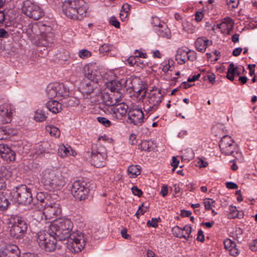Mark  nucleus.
Listing matches in <instances>:
<instances>
[{
    "label": "nucleus",
    "mask_w": 257,
    "mask_h": 257,
    "mask_svg": "<svg viewBox=\"0 0 257 257\" xmlns=\"http://www.w3.org/2000/svg\"><path fill=\"white\" fill-rule=\"evenodd\" d=\"M63 14L68 18L82 20L87 12L86 4L83 0L65 1L62 6Z\"/></svg>",
    "instance_id": "nucleus-1"
},
{
    "label": "nucleus",
    "mask_w": 257,
    "mask_h": 257,
    "mask_svg": "<svg viewBox=\"0 0 257 257\" xmlns=\"http://www.w3.org/2000/svg\"><path fill=\"white\" fill-rule=\"evenodd\" d=\"M41 181L47 189L60 190L65 184L61 173L56 169L47 168L41 173Z\"/></svg>",
    "instance_id": "nucleus-2"
},
{
    "label": "nucleus",
    "mask_w": 257,
    "mask_h": 257,
    "mask_svg": "<svg viewBox=\"0 0 257 257\" xmlns=\"http://www.w3.org/2000/svg\"><path fill=\"white\" fill-rule=\"evenodd\" d=\"M165 92L158 88H153L148 93L147 100L144 103V111L152 114L158 108L164 99Z\"/></svg>",
    "instance_id": "nucleus-3"
},
{
    "label": "nucleus",
    "mask_w": 257,
    "mask_h": 257,
    "mask_svg": "<svg viewBox=\"0 0 257 257\" xmlns=\"http://www.w3.org/2000/svg\"><path fill=\"white\" fill-rule=\"evenodd\" d=\"M56 236L51 232H40L38 234L37 242L43 249L48 252H52L55 250L57 247Z\"/></svg>",
    "instance_id": "nucleus-4"
},
{
    "label": "nucleus",
    "mask_w": 257,
    "mask_h": 257,
    "mask_svg": "<svg viewBox=\"0 0 257 257\" xmlns=\"http://www.w3.org/2000/svg\"><path fill=\"white\" fill-rule=\"evenodd\" d=\"M85 242L84 233L80 231L72 232L71 238L68 240L67 248L72 253H78L84 248Z\"/></svg>",
    "instance_id": "nucleus-5"
},
{
    "label": "nucleus",
    "mask_w": 257,
    "mask_h": 257,
    "mask_svg": "<svg viewBox=\"0 0 257 257\" xmlns=\"http://www.w3.org/2000/svg\"><path fill=\"white\" fill-rule=\"evenodd\" d=\"M91 157L92 164L95 167L104 166L107 157L105 148L99 144L92 145Z\"/></svg>",
    "instance_id": "nucleus-6"
},
{
    "label": "nucleus",
    "mask_w": 257,
    "mask_h": 257,
    "mask_svg": "<svg viewBox=\"0 0 257 257\" xmlns=\"http://www.w3.org/2000/svg\"><path fill=\"white\" fill-rule=\"evenodd\" d=\"M14 200L19 204L28 205L33 202L31 190L25 185L16 188L13 192Z\"/></svg>",
    "instance_id": "nucleus-7"
},
{
    "label": "nucleus",
    "mask_w": 257,
    "mask_h": 257,
    "mask_svg": "<svg viewBox=\"0 0 257 257\" xmlns=\"http://www.w3.org/2000/svg\"><path fill=\"white\" fill-rule=\"evenodd\" d=\"M22 11L25 15L35 20L40 19L44 15L43 10L39 6L29 0L24 2Z\"/></svg>",
    "instance_id": "nucleus-8"
},
{
    "label": "nucleus",
    "mask_w": 257,
    "mask_h": 257,
    "mask_svg": "<svg viewBox=\"0 0 257 257\" xmlns=\"http://www.w3.org/2000/svg\"><path fill=\"white\" fill-rule=\"evenodd\" d=\"M89 192L87 184L79 180L75 181L71 188V193L74 197L79 201L84 200L87 197Z\"/></svg>",
    "instance_id": "nucleus-9"
},
{
    "label": "nucleus",
    "mask_w": 257,
    "mask_h": 257,
    "mask_svg": "<svg viewBox=\"0 0 257 257\" xmlns=\"http://www.w3.org/2000/svg\"><path fill=\"white\" fill-rule=\"evenodd\" d=\"M33 31H35L37 35H40L41 38L45 41L47 44L53 42L54 34L52 32V29L50 26L45 25H34L32 26Z\"/></svg>",
    "instance_id": "nucleus-10"
},
{
    "label": "nucleus",
    "mask_w": 257,
    "mask_h": 257,
    "mask_svg": "<svg viewBox=\"0 0 257 257\" xmlns=\"http://www.w3.org/2000/svg\"><path fill=\"white\" fill-rule=\"evenodd\" d=\"M144 114L141 109L130 110L128 112L127 123L137 126L141 125L144 122Z\"/></svg>",
    "instance_id": "nucleus-11"
},
{
    "label": "nucleus",
    "mask_w": 257,
    "mask_h": 257,
    "mask_svg": "<svg viewBox=\"0 0 257 257\" xmlns=\"http://www.w3.org/2000/svg\"><path fill=\"white\" fill-rule=\"evenodd\" d=\"M50 229V232L55 235L58 240H65L66 239L68 240L71 238L72 233L68 231L67 230L63 229L54 222L51 224Z\"/></svg>",
    "instance_id": "nucleus-12"
},
{
    "label": "nucleus",
    "mask_w": 257,
    "mask_h": 257,
    "mask_svg": "<svg viewBox=\"0 0 257 257\" xmlns=\"http://www.w3.org/2000/svg\"><path fill=\"white\" fill-rule=\"evenodd\" d=\"M12 106L5 103L0 105V124H6L11 122L12 119Z\"/></svg>",
    "instance_id": "nucleus-13"
},
{
    "label": "nucleus",
    "mask_w": 257,
    "mask_h": 257,
    "mask_svg": "<svg viewBox=\"0 0 257 257\" xmlns=\"http://www.w3.org/2000/svg\"><path fill=\"white\" fill-rule=\"evenodd\" d=\"M20 250L16 245H8L1 251V257H20Z\"/></svg>",
    "instance_id": "nucleus-14"
},
{
    "label": "nucleus",
    "mask_w": 257,
    "mask_h": 257,
    "mask_svg": "<svg viewBox=\"0 0 257 257\" xmlns=\"http://www.w3.org/2000/svg\"><path fill=\"white\" fill-rule=\"evenodd\" d=\"M128 105L124 103H116L111 108L113 114L117 119H121L127 112Z\"/></svg>",
    "instance_id": "nucleus-15"
},
{
    "label": "nucleus",
    "mask_w": 257,
    "mask_h": 257,
    "mask_svg": "<svg viewBox=\"0 0 257 257\" xmlns=\"http://www.w3.org/2000/svg\"><path fill=\"white\" fill-rule=\"evenodd\" d=\"M96 83H92L90 80L84 79L80 83L78 89L82 94L87 96L93 92Z\"/></svg>",
    "instance_id": "nucleus-16"
},
{
    "label": "nucleus",
    "mask_w": 257,
    "mask_h": 257,
    "mask_svg": "<svg viewBox=\"0 0 257 257\" xmlns=\"http://www.w3.org/2000/svg\"><path fill=\"white\" fill-rule=\"evenodd\" d=\"M27 231V230L13 224L10 230V235L14 239H21L25 236Z\"/></svg>",
    "instance_id": "nucleus-17"
},
{
    "label": "nucleus",
    "mask_w": 257,
    "mask_h": 257,
    "mask_svg": "<svg viewBox=\"0 0 257 257\" xmlns=\"http://www.w3.org/2000/svg\"><path fill=\"white\" fill-rule=\"evenodd\" d=\"M101 98L103 104L106 106H113L120 101L119 98L115 97L114 94H109L108 92L101 93Z\"/></svg>",
    "instance_id": "nucleus-18"
},
{
    "label": "nucleus",
    "mask_w": 257,
    "mask_h": 257,
    "mask_svg": "<svg viewBox=\"0 0 257 257\" xmlns=\"http://www.w3.org/2000/svg\"><path fill=\"white\" fill-rule=\"evenodd\" d=\"M86 68L84 69V76L85 77V80H90L92 83H96L98 80L101 78V75L100 72L97 70L93 71V70H90L89 68H87V72L86 70Z\"/></svg>",
    "instance_id": "nucleus-19"
},
{
    "label": "nucleus",
    "mask_w": 257,
    "mask_h": 257,
    "mask_svg": "<svg viewBox=\"0 0 257 257\" xmlns=\"http://www.w3.org/2000/svg\"><path fill=\"white\" fill-rule=\"evenodd\" d=\"M211 44L212 41L203 37H199L196 40L195 46L198 51L203 53L205 51L207 47Z\"/></svg>",
    "instance_id": "nucleus-20"
},
{
    "label": "nucleus",
    "mask_w": 257,
    "mask_h": 257,
    "mask_svg": "<svg viewBox=\"0 0 257 257\" xmlns=\"http://www.w3.org/2000/svg\"><path fill=\"white\" fill-rule=\"evenodd\" d=\"M155 31L159 36L162 38L170 39L171 37L170 30L165 23H162V26L155 28Z\"/></svg>",
    "instance_id": "nucleus-21"
},
{
    "label": "nucleus",
    "mask_w": 257,
    "mask_h": 257,
    "mask_svg": "<svg viewBox=\"0 0 257 257\" xmlns=\"http://www.w3.org/2000/svg\"><path fill=\"white\" fill-rule=\"evenodd\" d=\"M241 74V69L239 66H235L233 63L229 64L226 77L231 81L234 79V76H239Z\"/></svg>",
    "instance_id": "nucleus-22"
},
{
    "label": "nucleus",
    "mask_w": 257,
    "mask_h": 257,
    "mask_svg": "<svg viewBox=\"0 0 257 257\" xmlns=\"http://www.w3.org/2000/svg\"><path fill=\"white\" fill-rule=\"evenodd\" d=\"M54 223L62 227L64 230H67L69 232H71L73 227V224L72 221L68 218H60L56 220Z\"/></svg>",
    "instance_id": "nucleus-23"
},
{
    "label": "nucleus",
    "mask_w": 257,
    "mask_h": 257,
    "mask_svg": "<svg viewBox=\"0 0 257 257\" xmlns=\"http://www.w3.org/2000/svg\"><path fill=\"white\" fill-rule=\"evenodd\" d=\"M62 106L61 103L54 100H50L46 103V107L53 113L60 112L62 109Z\"/></svg>",
    "instance_id": "nucleus-24"
},
{
    "label": "nucleus",
    "mask_w": 257,
    "mask_h": 257,
    "mask_svg": "<svg viewBox=\"0 0 257 257\" xmlns=\"http://www.w3.org/2000/svg\"><path fill=\"white\" fill-rule=\"evenodd\" d=\"M58 97L66 99L69 96V89L63 83H56Z\"/></svg>",
    "instance_id": "nucleus-25"
},
{
    "label": "nucleus",
    "mask_w": 257,
    "mask_h": 257,
    "mask_svg": "<svg viewBox=\"0 0 257 257\" xmlns=\"http://www.w3.org/2000/svg\"><path fill=\"white\" fill-rule=\"evenodd\" d=\"M188 51L179 49L176 54V60L180 64H183L188 61Z\"/></svg>",
    "instance_id": "nucleus-26"
},
{
    "label": "nucleus",
    "mask_w": 257,
    "mask_h": 257,
    "mask_svg": "<svg viewBox=\"0 0 257 257\" xmlns=\"http://www.w3.org/2000/svg\"><path fill=\"white\" fill-rule=\"evenodd\" d=\"M75 152L70 146L66 147L64 145L59 146L58 149V154L60 156L63 158L68 155L74 156Z\"/></svg>",
    "instance_id": "nucleus-27"
},
{
    "label": "nucleus",
    "mask_w": 257,
    "mask_h": 257,
    "mask_svg": "<svg viewBox=\"0 0 257 257\" xmlns=\"http://www.w3.org/2000/svg\"><path fill=\"white\" fill-rule=\"evenodd\" d=\"M36 200L37 202L34 204V205L35 206V208L40 210L46 206V204L45 203L46 198L43 193H38L36 196Z\"/></svg>",
    "instance_id": "nucleus-28"
},
{
    "label": "nucleus",
    "mask_w": 257,
    "mask_h": 257,
    "mask_svg": "<svg viewBox=\"0 0 257 257\" xmlns=\"http://www.w3.org/2000/svg\"><path fill=\"white\" fill-rule=\"evenodd\" d=\"M1 157L7 162H13L16 159V153L10 148H7L6 151Z\"/></svg>",
    "instance_id": "nucleus-29"
},
{
    "label": "nucleus",
    "mask_w": 257,
    "mask_h": 257,
    "mask_svg": "<svg viewBox=\"0 0 257 257\" xmlns=\"http://www.w3.org/2000/svg\"><path fill=\"white\" fill-rule=\"evenodd\" d=\"M46 92L48 98L52 99L57 97L56 83L49 84L46 88Z\"/></svg>",
    "instance_id": "nucleus-30"
},
{
    "label": "nucleus",
    "mask_w": 257,
    "mask_h": 257,
    "mask_svg": "<svg viewBox=\"0 0 257 257\" xmlns=\"http://www.w3.org/2000/svg\"><path fill=\"white\" fill-rule=\"evenodd\" d=\"M108 88L111 92H116L120 93V91L122 89V85L118 81L113 80L110 81L107 85Z\"/></svg>",
    "instance_id": "nucleus-31"
},
{
    "label": "nucleus",
    "mask_w": 257,
    "mask_h": 257,
    "mask_svg": "<svg viewBox=\"0 0 257 257\" xmlns=\"http://www.w3.org/2000/svg\"><path fill=\"white\" fill-rule=\"evenodd\" d=\"M14 225H16L18 227L28 230V224L26 219L21 216H16L14 218Z\"/></svg>",
    "instance_id": "nucleus-32"
},
{
    "label": "nucleus",
    "mask_w": 257,
    "mask_h": 257,
    "mask_svg": "<svg viewBox=\"0 0 257 257\" xmlns=\"http://www.w3.org/2000/svg\"><path fill=\"white\" fill-rule=\"evenodd\" d=\"M141 169L139 165H131L128 167L127 174L132 175L131 178H135L141 174Z\"/></svg>",
    "instance_id": "nucleus-33"
},
{
    "label": "nucleus",
    "mask_w": 257,
    "mask_h": 257,
    "mask_svg": "<svg viewBox=\"0 0 257 257\" xmlns=\"http://www.w3.org/2000/svg\"><path fill=\"white\" fill-rule=\"evenodd\" d=\"M61 210L60 208H59L57 206V205L54 204L52 205H48L47 207L45 206V212L48 213L51 216L52 215H57L58 213H60Z\"/></svg>",
    "instance_id": "nucleus-34"
},
{
    "label": "nucleus",
    "mask_w": 257,
    "mask_h": 257,
    "mask_svg": "<svg viewBox=\"0 0 257 257\" xmlns=\"http://www.w3.org/2000/svg\"><path fill=\"white\" fill-rule=\"evenodd\" d=\"M139 149L142 151H151L153 149V143L151 141H143L139 144Z\"/></svg>",
    "instance_id": "nucleus-35"
},
{
    "label": "nucleus",
    "mask_w": 257,
    "mask_h": 257,
    "mask_svg": "<svg viewBox=\"0 0 257 257\" xmlns=\"http://www.w3.org/2000/svg\"><path fill=\"white\" fill-rule=\"evenodd\" d=\"M172 232L174 236L180 238H184L187 240H189L190 237V236L189 235L186 236V235H184L183 232H182V230L178 226H176L172 228Z\"/></svg>",
    "instance_id": "nucleus-36"
},
{
    "label": "nucleus",
    "mask_w": 257,
    "mask_h": 257,
    "mask_svg": "<svg viewBox=\"0 0 257 257\" xmlns=\"http://www.w3.org/2000/svg\"><path fill=\"white\" fill-rule=\"evenodd\" d=\"M46 130L50 135L55 138H58L60 135V131L59 128L53 125H47Z\"/></svg>",
    "instance_id": "nucleus-37"
},
{
    "label": "nucleus",
    "mask_w": 257,
    "mask_h": 257,
    "mask_svg": "<svg viewBox=\"0 0 257 257\" xmlns=\"http://www.w3.org/2000/svg\"><path fill=\"white\" fill-rule=\"evenodd\" d=\"M9 202L3 193L0 192V210L4 211L7 209Z\"/></svg>",
    "instance_id": "nucleus-38"
},
{
    "label": "nucleus",
    "mask_w": 257,
    "mask_h": 257,
    "mask_svg": "<svg viewBox=\"0 0 257 257\" xmlns=\"http://www.w3.org/2000/svg\"><path fill=\"white\" fill-rule=\"evenodd\" d=\"M183 30L189 34H192L195 32V28L193 24L188 21H183L182 22Z\"/></svg>",
    "instance_id": "nucleus-39"
},
{
    "label": "nucleus",
    "mask_w": 257,
    "mask_h": 257,
    "mask_svg": "<svg viewBox=\"0 0 257 257\" xmlns=\"http://www.w3.org/2000/svg\"><path fill=\"white\" fill-rule=\"evenodd\" d=\"M226 139H229V141L226 144L228 145V146H226V148H230L231 150L229 151L228 152H226V156L231 155L233 154L234 151L235 149V145L233 144L234 142L230 137H229L227 135H226Z\"/></svg>",
    "instance_id": "nucleus-40"
},
{
    "label": "nucleus",
    "mask_w": 257,
    "mask_h": 257,
    "mask_svg": "<svg viewBox=\"0 0 257 257\" xmlns=\"http://www.w3.org/2000/svg\"><path fill=\"white\" fill-rule=\"evenodd\" d=\"M212 29L216 33H222L223 34L225 32V21H222L221 23L217 24L214 25Z\"/></svg>",
    "instance_id": "nucleus-41"
},
{
    "label": "nucleus",
    "mask_w": 257,
    "mask_h": 257,
    "mask_svg": "<svg viewBox=\"0 0 257 257\" xmlns=\"http://www.w3.org/2000/svg\"><path fill=\"white\" fill-rule=\"evenodd\" d=\"M242 214L239 215L238 210L235 206H230L228 214V218L230 219L234 218L235 217L240 218Z\"/></svg>",
    "instance_id": "nucleus-42"
},
{
    "label": "nucleus",
    "mask_w": 257,
    "mask_h": 257,
    "mask_svg": "<svg viewBox=\"0 0 257 257\" xmlns=\"http://www.w3.org/2000/svg\"><path fill=\"white\" fill-rule=\"evenodd\" d=\"M47 116L46 115L45 112L42 110H37L36 111L35 115L34 116L35 119L37 121H43L45 120Z\"/></svg>",
    "instance_id": "nucleus-43"
},
{
    "label": "nucleus",
    "mask_w": 257,
    "mask_h": 257,
    "mask_svg": "<svg viewBox=\"0 0 257 257\" xmlns=\"http://www.w3.org/2000/svg\"><path fill=\"white\" fill-rule=\"evenodd\" d=\"M139 90L135 94L140 99H144L147 94V89L143 85H140Z\"/></svg>",
    "instance_id": "nucleus-44"
},
{
    "label": "nucleus",
    "mask_w": 257,
    "mask_h": 257,
    "mask_svg": "<svg viewBox=\"0 0 257 257\" xmlns=\"http://www.w3.org/2000/svg\"><path fill=\"white\" fill-rule=\"evenodd\" d=\"M97 121L105 127L109 126L111 125V122L107 118L104 117H97Z\"/></svg>",
    "instance_id": "nucleus-45"
},
{
    "label": "nucleus",
    "mask_w": 257,
    "mask_h": 257,
    "mask_svg": "<svg viewBox=\"0 0 257 257\" xmlns=\"http://www.w3.org/2000/svg\"><path fill=\"white\" fill-rule=\"evenodd\" d=\"M238 0H226V5L230 10L236 8L238 6Z\"/></svg>",
    "instance_id": "nucleus-46"
},
{
    "label": "nucleus",
    "mask_w": 257,
    "mask_h": 257,
    "mask_svg": "<svg viewBox=\"0 0 257 257\" xmlns=\"http://www.w3.org/2000/svg\"><path fill=\"white\" fill-rule=\"evenodd\" d=\"M113 47L109 44H104L99 47V52L101 53L108 52L112 49Z\"/></svg>",
    "instance_id": "nucleus-47"
},
{
    "label": "nucleus",
    "mask_w": 257,
    "mask_h": 257,
    "mask_svg": "<svg viewBox=\"0 0 257 257\" xmlns=\"http://www.w3.org/2000/svg\"><path fill=\"white\" fill-rule=\"evenodd\" d=\"M164 23L163 21H161L160 19L157 17H154L152 18V20L151 22L152 25L155 28L156 27H159L162 26V23Z\"/></svg>",
    "instance_id": "nucleus-48"
},
{
    "label": "nucleus",
    "mask_w": 257,
    "mask_h": 257,
    "mask_svg": "<svg viewBox=\"0 0 257 257\" xmlns=\"http://www.w3.org/2000/svg\"><path fill=\"white\" fill-rule=\"evenodd\" d=\"M78 55L81 58L85 59L90 57L91 54L88 50L83 49L79 51Z\"/></svg>",
    "instance_id": "nucleus-49"
},
{
    "label": "nucleus",
    "mask_w": 257,
    "mask_h": 257,
    "mask_svg": "<svg viewBox=\"0 0 257 257\" xmlns=\"http://www.w3.org/2000/svg\"><path fill=\"white\" fill-rule=\"evenodd\" d=\"M64 103H65L68 106H73L78 104V101L74 97H69L67 101H64Z\"/></svg>",
    "instance_id": "nucleus-50"
},
{
    "label": "nucleus",
    "mask_w": 257,
    "mask_h": 257,
    "mask_svg": "<svg viewBox=\"0 0 257 257\" xmlns=\"http://www.w3.org/2000/svg\"><path fill=\"white\" fill-rule=\"evenodd\" d=\"M226 27H227L228 33L229 34V31L232 30L233 28V24L234 23L232 22V19L230 17H226Z\"/></svg>",
    "instance_id": "nucleus-51"
},
{
    "label": "nucleus",
    "mask_w": 257,
    "mask_h": 257,
    "mask_svg": "<svg viewBox=\"0 0 257 257\" xmlns=\"http://www.w3.org/2000/svg\"><path fill=\"white\" fill-rule=\"evenodd\" d=\"M158 219H160V218H152L151 220L148 221L147 225L149 227H157L158 226Z\"/></svg>",
    "instance_id": "nucleus-52"
},
{
    "label": "nucleus",
    "mask_w": 257,
    "mask_h": 257,
    "mask_svg": "<svg viewBox=\"0 0 257 257\" xmlns=\"http://www.w3.org/2000/svg\"><path fill=\"white\" fill-rule=\"evenodd\" d=\"M9 17L6 14L4 11L1 10V9H0V24H3L7 20L9 21Z\"/></svg>",
    "instance_id": "nucleus-53"
},
{
    "label": "nucleus",
    "mask_w": 257,
    "mask_h": 257,
    "mask_svg": "<svg viewBox=\"0 0 257 257\" xmlns=\"http://www.w3.org/2000/svg\"><path fill=\"white\" fill-rule=\"evenodd\" d=\"M137 59V56H131L127 59V62L131 66H136Z\"/></svg>",
    "instance_id": "nucleus-54"
},
{
    "label": "nucleus",
    "mask_w": 257,
    "mask_h": 257,
    "mask_svg": "<svg viewBox=\"0 0 257 257\" xmlns=\"http://www.w3.org/2000/svg\"><path fill=\"white\" fill-rule=\"evenodd\" d=\"M9 171L7 169L6 167L4 166L0 167V177H7L8 176Z\"/></svg>",
    "instance_id": "nucleus-55"
},
{
    "label": "nucleus",
    "mask_w": 257,
    "mask_h": 257,
    "mask_svg": "<svg viewBox=\"0 0 257 257\" xmlns=\"http://www.w3.org/2000/svg\"><path fill=\"white\" fill-rule=\"evenodd\" d=\"M214 203V201L212 199H205L204 200V204L205 206V208L207 210H209L211 209V206L212 204Z\"/></svg>",
    "instance_id": "nucleus-56"
},
{
    "label": "nucleus",
    "mask_w": 257,
    "mask_h": 257,
    "mask_svg": "<svg viewBox=\"0 0 257 257\" xmlns=\"http://www.w3.org/2000/svg\"><path fill=\"white\" fill-rule=\"evenodd\" d=\"M9 138V134L6 130L0 128V140H4Z\"/></svg>",
    "instance_id": "nucleus-57"
},
{
    "label": "nucleus",
    "mask_w": 257,
    "mask_h": 257,
    "mask_svg": "<svg viewBox=\"0 0 257 257\" xmlns=\"http://www.w3.org/2000/svg\"><path fill=\"white\" fill-rule=\"evenodd\" d=\"M188 61L190 60L192 61H194L196 59V53L193 50L188 51Z\"/></svg>",
    "instance_id": "nucleus-58"
},
{
    "label": "nucleus",
    "mask_w": 257,
    "mask_h": 257,
    "mask_svg": "<svg viewBox=\"0 0 257 257\" xmlns=\"http://www.w3.org/2000/svg\"><path fill=\"white\" fill-rule=\"evenodd\" d=\"M236 247L235 242L229 238H226V251L229 249V248Z\"/></svg>",
    "instance_id": "nucleus-59"
},
{
    "label": "nucleus",
    "mask_w": 257,
    "mask_h": 257,
    "mask_svg": "<svg viewBox=\"0 0 257 257\" xmlns=\"http://www.w3.org/2000/svg\"><path fill=\"white\" fill-rule=\"evenodd\" d=\"M132 191L134 195L139 197L141 196L143 194V192L142 190L135 186H134L132 188Z\"/></svg>",
    "instance_id": "nucleus-60"
},
{
    "label": "nucleus",
    "mask_w": 257,
    "mask_h": 257,
    "mask_svg": "<svg viewBox=\"0 0 257 257\" xmlns=\"http://www.w3.org/2000/svg\"><path fill=\"white\" fill-rule=\"evenodd\" d=\"M110 24L115 27L116 28H119L120 26V23L117 21V20L114 17H111L110 21H109Z\"/></svg>",
    "instance_id": "nucleus-61"
},
{
    "label": "nucleus",
    "mask_w": 257,
    "mask_h": 257,
    "mask_svg": "<svg viewBox=\"0 0 257 257\" xmlns=\"http://www.w3.org/2000/svg\"><path fill=\"white\" fill-rule=\"evenodd\" d=\"M179 161L178 160L176 157H172V162L171 165L173 167L172 171L173 172L175 171V169L179 166Z\"/></svg>",
    "instance_id": "nucleus-62"
},
{
    "label": "nucleus",
    "mask_w": 257,
    "mask_h": 257,
    "mask_svg": "<svg viewBox=\"0 0 257 257\" xmlns=\"http://www.w3.org/2000/svg\"><path fill=\"white\" fill-rule=\"evenodd\" d=\"M227 251H228L230 255L235 256L239 253V250L235 247H232L231 248H229Z\"/></svg>",
    "instance_id": "nucleus-63"
},
{
    "label": "nucleus",
    "mask_w": 257,
    "mask_h": 257,
    "mask_svg": "<svg viewBox=\"0 0 257 257\" xmlns=\"http://www.w3.org/2000/svg\"><path fill=\"white\" fill-rule=\"evenodd\" d=\"M249 248L252 251L257 250V239L253 240L250 243Z\"/></svg>",
    "instance_id": "nucleus-64"
}]
</instances>
